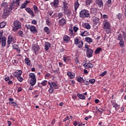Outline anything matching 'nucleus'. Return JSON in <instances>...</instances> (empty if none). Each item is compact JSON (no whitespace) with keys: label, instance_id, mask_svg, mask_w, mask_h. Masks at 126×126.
Returning a JSON list of instances; mask_svg holds the SVG:
<instances>
[{"label":"nucleus","instance_id":"2f4dec72","mask_svg":"<svg viewBox=\"0 0 126 126\" xmlns=\"http://www.w3.org/2000/svg\"><path fill=\"white\" fill-rule=\"evenodd\" d=\"M85 41L87 43H92L93 42V39L89 37H87L85 38Z\"/></svg>","mask_w":126,"mask_h":126},{"label":"nucleus","instance_id":"f03ea898","mask_svg":"<svg viewBox=\"0 0 126 126\" xmlns=\"http://www.w3.org/2000/svg\"><path fill=\"white\" fill-rule=\"evenodd\" d=\"M103 28L106 31L107 34L109 33H111V24H110V22L109 20L105 19L104 20L103 22Z\"/></svg>","mask_w":126,"mask_h":126},{"label":"nucleus","instance_id":"20e7f679","mask_svg":"<svg viewBox=\"0 0 126 126\" xmlns=\"http://www.w3.org/2000/svg\"><path fill=\"white\" fill-rule=\"evenodd\" d=\"M29 78L30 79V83L31 86H34L36 84V76L33 73H31L29 75Z\"/></svg>","mask_w":126,"mask_h":126},{"label":"nucleus","instance_id":"9d476101","mask_svg":"<svg viewBox=\"0 0 126 126\" xmlns=\"http://www.w3.org/2000/svg\"><path fill=\"white\" fill-rule=\"evenodd\" d=\"M80 36L81 37H86L89 36V32L87 31H84L83 30H81L79 33Z\"/></svg>","mask_w":126,"mask_h":126},{"label":"nucleus","instance_id":"412c9836","mask_svg":"<svg viewBox=\"0 0 126 126\" xmlns=\"http://www.w3.org/2000/svg\"><path fill=\"white\" fill-rule=\"evenodd\" d=\"M30 3V1L26 0V2L22 4V5H21L20 8L21 9L23 8H25L26 7V5H27V4H28V3Z\"/></svg>","mask_w":126,"mask_h":126},{"label":"nucleus","instance_id":"72a5a7b5","mask_svg":"<svg viewBox=\"0 0 126 126\" xmlns=\"http://www.w3.org/2000/svg\"><path fill=\"white\" fill-rule=\"evenodd\" d=\"M102 51V48H97L95 51V54L98 55V54H100V52Z\"/></svg>","mask_w":126,"mask_h":126},{"label":"nucleus","instance_id":"c9c22d12","mask_svg":"<svg viewBox=\"0 0 126 126\" xmlns=\"http://www.w3.org/2000/svg\"><path fill=\"white\" fill-rule=\"evenodd\" d=\"M44 30L47 34H50V29L48 27H45L44 28Z\"/></svg>","mask_w":126,"mask_h":126},{"label":"nucleus","instance_id":"0e129e2a","mask_svg":"<svg viewBox=\"0 0 126 126\" xmlns=\"http://www.w3.org/2000/svg\"><path fill=\"white\" fill-rule=\"evenodd\" d=\"M8 85H11V84H13V82H12V81H10L9 80L8 82Z\"/></svg>","mask_w":126,"mask_h":126},{"label":"nucleus","instance_id":"2eb2a0df","mask_svg":"<svg viewBox=\"0 0 126 126\" xmlns=\"http://www.w3.org/2000/svg\"><path fill=\"white\" fill-rule=\"evenodd\" d=\"M1 47L4 48L6 46V37L3 36L1 40Z\"/></svg>","mask_w":126,"mask_h":126},{"label":"nucleus","instance_id":"3c124183","mask_svg":"<svg viewBox=\"0 0 126 126\" xmlns=\"http://www.w3.org/2000/svg\"><path fill=\"white\" fill-rule=\"evenodd\" d=\"M79 42H80V41H79V39L78 38H75L74 39V42L75 45H77L79 43Z\"/></svg>","mask_w":126,"mask_h":126},{"label":"nucleus","instance_id":"774afa93","mask_svg":"<svg viewBox=\"0 0 126 126\" xmlns=\"http://www.w3.org/2000/svg\"><path fill=\"white\" fill-rule=\"evenodd\" d=\"M22 91V88L19 87L18 88V92H21Z\"/></svg>","mask_w":126,"mask_h":126},{"label":"nucleus","instance_id":"bb28decb","mask_svg":"<svg viewBox=\"0 0 126 126\" xmlns=\"http://www.w3.org/2000/svg\"><path fill=\"white\" fill-rule=\"evenodd\" d=\"M63 14L62 12H60L58 13L56 16L57 20L58 19H61V18H63Z\"/></svg>","mask_w":126,"mask_h":126},{"label":"nucleus","instance_id":"a19ab883","mask_svg":"<svg viewBox=\"0 0 126 126\" xmlns=\"http://www.w3.org/2000/svg\"><path fill=\"white\" fill-rule=\"evenodd\" d=\"M113 108L115 109V111H118L120 109V105H118V104H115L113 105Z\"/></svg>","mask_w":126,"mask_h":126},{"label":"nucleus","instance_id":"c03bdc74","mask_svg":"<svg viewBox=\"0 0 126 126\" xmlns=\"http://www.w3.org/2000/svg\"><path fill=\"white\" fill-rule=\"evenodd\" d=\"M18 80L20 81V82H22L23 81V78L21 77V75L19 76L18 77H17Z\"/></svg>","mask_w":126,"mask_h":126},{"label":"nucleus","instance_id":"49530a36","mask_svg":"<svg viewBox=\"0 0 126 126\" xmlns=\"http://www.w3.org/2000/svg\"><path fill=\"white\" fill-rule=\"evenodd\" d=\"M69 34L71 36H74V34H73V30H72V29H69Z\"/></svg>","mask_w":126,"mask_h":126},{"label":"nucleus","instance_id":"393cba45","mask_svg":"<svg viewBox=\"0 0 126 126\" xmlns=\"http://www.w3.org/2000/svg\"><path fill=\"white\" fill-rule=\"evenodd\" d=\"M67 75L69 77L70 79H73V78L75 76V74L73 73L68 72L67 73Z\"/></svg>","mask_w":126,"mask_h":126},{"label":"nucleus","instance_id":"1a4fd4ad","mask_svg":"<svg viewBox=\"0 0 126 126\" xmlns=\"http://www.w3.org/2000/svg\"><path fill=\"white\" fill-rule=\"evenodd\" d=\"M90 12L92 14L93 17L96 16L98 13V9L95 7L91 8L90 9Z\"/></svg>","mask_w":126,"mask_h":126},{"label":"nucleus","instance_id":"4be33fe9","mask_svg":"<svg viewBox=\"0 0 126 126\" xmlns=\"http://www.w3.org/2000/svg\"><path fill=\"white\" fill-rule=\"evenodd\" d=\"M48 84L50 86V88L48 90V92L50 93V94H53V93H54V87L52 86L51 83L48 82Z\"/></svg>","mask_w":126,"mask_h":126},{"label":"nucleus","instance_id":"5701e85b","mask_svg":"<svg viewBox=\"0 0 126 126\" xmlns=\"http://www.w3.org/2000/svg\"><path fill=\"white\" fill-rule=\"evenodd\" d=\"M63 40L64 43H68V41L70 40V38L67 35H64Z\"/></svg>","mask_w":126,"mask_h":126},{"label":"nucleus","instance_id":"37998d69","mask_svg":"<svg viewBox=\"0 0 126 126\" xmlns=\"http://www.w3.org/2000/svg\"><path fill=\"white\" fill-rule=\"evenodd\" d=\"M91 2H92V0H86V5H90Z\"/></svg>","mask_w":126,"mask_h":126},{"label":"nucleus","instance_id":"680f3d73","mask_svg":"<svg viewBox=\"0 0 126 126\" xmlns=\"http://www.w3.org/2000/svg\"><path fill=\"white\" fill-rule=\"evenodd\" d=\"M123 36H124V40H126V33L125 32H123Z\"/></svg>","mask_w":126,"mask_h":126},{"label":"nucleus","instance_id":"b1692460","mask_svg":"<svg viewBox=\"0 0 126 126\" xmlns=\"http://www.w3.org/2000/svg\"><path fill=\"white\" fill-rule=\"evenodd\" d=\"M83 26L84 27V28H86V29H91V26L89 24V23H84L83 24Z\"/></svg>","mask_w":126,"mask_h":126},{"label":"nucleus","instance_id":"e433bc0d","mask_svg":"<svg viewBox=\"0 0 126 126\" xmlns=\"http://www.w3.org/2000/svg\"><path fill=\"white\" fill-rule=\"evenodd\" d=\"M41 84L42 86H46V85H47V84H48V81L43 80L41 82Z\"/></svg>","mask_w":126,"mask_h":126},{"label":"nucleus","instance_id":"c756f323","mask_svg":"<svg viewBox=\"0 0 126 126\" xmlns=\"http://www.w3.org/2000/svg\"><path fill=\"white\" fill-rule=\"evenodd\" d=\"M79 3H78V0H77L74 3V9L75 10H77V8L79 7Z\"/></svg>","mask_w":126,"mask_h":126},{"label":"nucleus","instance_id":"6e6552de","mask_svg":"<svg viewBox=\"0 0 126 126\" xmlns=\"http://www.w3.org/2000/svg\"><path fill=\"white\" fill-rule=\"evenodd\" d=\"M11 43H13V44H14L15 42H14V38H13V36L10 34L7 38V47L8 48H9V46H10V44H11Z\"/></svg>","mask_w":126,"mask_h":126},{"label":"nucleus","instance_id":"8fccbe9b","mask_svg":"<svg viewBox=\"0 0 126 126\" xmlns=\"http://www.w3.org/2000/svg\"><path fill=\"white\" fill-rule=\"evenodd\" d=\"M89 82L91 84H94L95 83V79H91L89 80Z\"/></svg>","mask_w":126,"mask_h":126},{"label":"nucleus","instance_id":"864d4df0","mask_svg":"<svg viewBox=\"0 0 126 126\" xmlns=\"http://www.w3.org/2000/svg\"><path fill=\"white\" fill-rule=\"evenodd\" d=\"M63 4L64 8H66L68 4L66 1H63Z\"/></svg>","mask_w":126,"mask_h":126},{"label":"nucleus","instance_id":"9b49d317","mask_svg":"<svg viewBox=\"0 0 126 126\" xmlns=\"http://www.w3.org/2000/svg\"><path fill=\"white\" fill-rule=\"evenodd\" d=\"M60 1L59 0H54L52 2L50 3L52 7H55V8H57L59 6V3Z\"/></svg>","mask_w":126,"mask_h":126},{"label":"nucleus","instance_id":"6ab92c4d","mask_svg":"<svg viewBox=\"0 0 126 126\" xmlns=\"http://www.w3.org/2000/svg\"><path fill=\"white\" fill-rule=\"evenodd\" d=\"M45 51H48L51 47V44L49 42H46L44 44Z\"/></svg>","mask_w":126,"mask_h":126},{"label":"nucleus","instance_id":"4d7b16f0","mask_svg":"<svg viewBox=\"0 0 126 126\" xmlns=\"http://www.w3.org/2000/svg\"><path fill=\"white\" fill-rule=\"evenodd\" d=\"M5 81H9L10 80V78H9L8 76H6L4 78Z\"/></svg>","mask_w":126,"mask_h":126},{"label":"nucleus","instance_id":"7c9ffc66","mask_svg":"<svg viewBox=\"0 0 126 126\" xmlns=\"http://www.w3.org/2000/svg\"><path fill=\"white\" fill-rule=\"evenodd\" d=\"M25 63L26 64H27V65L30 66V65L31 64V61H30V60H29L28 58H25Z\"/></svg>","mask_w":126,"mask_h":126},{"label":"nucleus","instance_id":"6e6d98bb","mask_svg":"<svg viewBox=\"0 0 126 126\" xmlns=\"http://www.w3.org/2000/svg\"><path fill=\"white\" fill-rule=\"evenodd\" d=\"M20 37H23V32L20 31L19 32V33H18Z\"/></svg>","mask_w":126,"mask_h":126},{"label":"nucleus","instance_id":"4c0bfd02","mask_svg":"<svg viewBox=\"0 0 126 126\" xmlns=\"http://www.w3.org/2000/svg\"><path fill=\"white\" fill-rule=\"evenodd\" d=\"M6 25V24L4 22H2L0 23V28H4Z\"/></svg>","mask_w":126,"mask_h":126},{"label":"nucleus","instance_id":"7ed1b4c3","mask_svg":"<svg viewBox=\"0 0 126 126\" xmlns=\"http://www.w3.org/2000/svg\"><path fill=\"white\" fill-rule=\"evenodd\" d=\"M8 3H7V2H3L0 5V7L3 10V13L2 16L3 18H6L7 17H8V15H6L4 13L5 9H6V10H8Z\"/></svg>","mask_w":126,"mask_h":126},{"label":"nucleus","instance_id":"69168bd1","mask_svg":"<svg viewBox=\"0 0 126 126\" xmlns=\"http://www.w3.org/2000/svg\"><path fill=\"white\" fill-rule=\"evenodd\" d=\"M51 124H52V125H55V124H56V120L55 119H53L51 121Z\"/></svg>","mask_w":126,"mask_h":126},{"label":"nucleus","instance_id":"e2e57ef3","mask_svg":"<svg viewBox=\"0 0 126 126\" xmlns=\"http://www.w3.org/2000/svg\"><path fill=\"white\" fill-rule=\"evenodd\" d=\"M13 107H16V108H17V107H18V104H16V103H15V102H13Z\"/></svg>","mask_w":126,"mask_h":126},{"label":"nucleus","instance_id":"f257e3e1","mask_svg":"<svg viewBox=\"0 0 126 126\" xmlns=\"http://www.w3.org/2000/svg\"><path fill=\"white\" fill-rule=\"evenodd\" d=\"M20 0H13L12 2L10 3L9 6L8 8V10L5 9L4 11V13L6 15H8L9 16V14L11 13V11L14 8V6H19L20 4Z\"/></svg>","mask_w":126,"mask_h":126},{"label":"nucleus","instance_id":"0eeeda50","mask_svg":"<svg viewBox=\"0 0 126 126\" xmlns=\"http://www.w3.org/2000/svg\"><path fill=\"white\" fill-rule=\"evenodd\" d=\"M26 28L28 30H30L32 33H37L38 32V31H37L36 27L34 26L28 25L27 26H26Z\"/></svg>","mask_w":126,"mask_h":126},{"label":"nucleus","instance_id":"a18cd8bd","mask_svg":"<svg viewBox=\"0 0 126 126\" xmlns=\"http://www.w3.org/2000/svg\"><path fill=\"white\" fill-rule=\"evenodd\" d=\"M79 30V28L76 26H74L73 27V30L75 32V33H77L78 30Z\"/></svg>","mask_w":126,"mask_h":126},{"label":"nucleus","instance_id":"ea45409f","mask_svg":"<svg viewBox=\"0 0 126 126\" xmlns=\"http://www.w3.org/2000/svg\"><path fill=\"white\" fill-rule=\"evenodd\" d=\"M77 45L78 48H82V47H83V42L81 40L79 41V43Z\"/></svg>","mask_w":126,"mask_h":126},{"label":"nucleus","instance_id":"58836bf2","mask_svg":"<svg viewBox=\"0 0 126 126\" xmlns=\"http://www.w3.org/2000/svg\"><path fill=\"white\" fill-rule=\"evenodd\" d=\"M117 39L118 40V41H121L122 40H124V37L121 34H120L118 35Z\"/></svg>","mask_w":126,"mask_h":126},{"label":"nucleus","instance_id":"dca6fc26","mask_svg":"<svg viewBox=\"0 0 126 126\" xmlns=\"http://www.w3.org/2000/svg\"><path fill=\"white\" fill-rule=\"evenodd\" d=\"M63 61L64 62H65V63H70L71 60H70V56H64L63 57Z\"/></svg>","mask_w":126,"mask_h":126},{"label":"nucleus","instance_id":"ddd939ff","mask_svg":"<svg viewBox=\"0 0 126 126\" xmlns=\"http://www.w3.org/2000/svg\"><path fill=\"white\" fill-rule=\"evenodd\" d=\"M95 3L96 5L99 7V8H103V0H95Z\"/></svg>","mask_w":126,"mask_h":126},{"label":"nucleus","instance_id":"de8ad7c7","mask_svg":"<svg viewBox=\"0 0 126 126\" xmlns=\"http://www.w3.org/2000/svg\"><path fill=\"white\" fill-rule=\"evenodd\" d=\"M33 8L34 11L35 12H37V11H38V7H37V6L36 5H34L33 6Z\"/></svg>","mask_w":126,"mask_h":126},{"label":"nucleus","instance_id":"a878e982","mask_svg":"<svg viewBox=\"0 0 126 126\" xmlns=\"http://www.w3.org/2000/svg\"><path fill=\"white\" fill-rule=\"evenodd\" d=\"M76 80L80 83H83L84 82V79H83V78L81 77L77 76L76 77Z\"/></svg>","mask_w":126,"mask_h":126},{"label":"nucleus","instance_id":"5fc2aeb1","mask_svg":"<svg viewBox=\"0 0 126 126\" xmlns=\"http://www.w3.org/2000/svg\"><path fill=\"white\" fill-rule=\"evenodd\" d=\"M54 73L55 74H59L60 73V69L57 68L56 70H54Z\"/></svg>","mask_w":126,"mask_h":126},{"label":"nucleus","instance_id":"39448f33","mask_svg":"<svg viewBox=\"0 0 126 126\" xmlns=\"http://www.w3.org/2000/svg\"><path fill=\"white\" fill-rule=\"evenodd\" d=\"M79 15L81 18H88L90 16V14H89V11L84 9L80 12Z\"/></svg>","mask_w":126,"mask_h":126},{"label":"nucleus","instance_id":"338daca9","mask_svg":"<svg viewBox=\"0 0 126 126\" xmlns=\"http://www.w3.org/2000/svg\"><path fill=\"white\" fill-rule=\"evenodd\" d=\"M59 126H63V122L62 121L59 122Z\"/></svg>","mask_w":126,"mask_h":126},{"label":"nucleus","instance_id":"f8f14e48","mask_svg":"<svg viewBox=\"0 0 126 126\" xmlns=\"http://www.w3.org/2000/svg\"><path fill=\"white\" fill-rule=\"evenodd\" d=\"M86 55L88 58H91L93 56V50L91 49H87Z\"/></svg>","mask_w":126,"mask_h":126},{"label":"nucleus","instance_id":"473e14b6","mask_svg":"<svg viewBox=\"0 0 126 126\" xmlns=\"http://www.w3.org/2000/svg\"><path fill=\"white\" fill-rule=\"evenodd\" d=\"M93 21L94 24H97V23H99V18L97 17H95L94 16L93 18Z\"/></svg>","mask_w":126,"mask_h":126},{"label":"nucleus","instance_id":"c85d7f7f","mask_svg":"<svg viewBox=\"0 0 126 126\" xmlns=\"http://www.w3.org/2000/svg\"><path fill=\"white\" fill-rule=\"evenodd\" d=\"M50 84L51 85V86H52V87H54V89H59V87L57 85V83L54 82H51Z\"/></svg>","mask_w":126,"mask_h":126},{"label":"nucleus","instance_id":"bf43d9fd","mask_svg":"<svg viewBox=\"0 0 126 126\" xmlns=\"http://www.w3.org/2000/svg\"><path fill=\"white\" fill-rule=\"evenodd\" d=\"M2 32H0V43L1 42V40H2V38L3 37H2Z\"/></svg>","mask_w":126,"mask_h":126},{"label":"nucleus","instance_id":"f704fd0d","mask_svg":"<svg viewBox=\"0 0 126 126\" xmlns=\"http://www.w3.org/2000/svg\"><path fill=\"white\" fill-rule=\"evenodd\" d=\"M119 44L120 46L125 47V41H124V39H122V40H120Z\"/></svg>","mask_w":126,"mask_h":126},{"label":"nucleus","instance_id":"052dcab7","mask_svg":"<svg viewBox=\"0 0 126 126\" xmlns=\"http://www.w3.org/2000/svg\"><path fill=\"white\" fill-rule=\"evenodd\" d=\"M46 23L48 26H50V25H52V24L51 23V22H50V21H49L48 20H46Z\"/></svg>","mask_w":126,"mask_h":126},{"label":"nucleus","instance_id":"aec40b11","mask_svg":"<svg viewBox=\"0 0 126 126\" xmlns=\"http://www.w3.org/2000/svg\"><path fill=\"white\" fill-rule=\"evenodd\" d=\"M26 11H27V12L28 13H29L31 15H32V17H34L35 16V15H34V12H33V10H32L31 9V8L28 7V8H26Z\"/></svg>","mask_w":126,"mask_h":126},{"label":"nucleus","instance_id":"423d86ee","mask_svg":"<svg viewBox=\"0 0 126 126\" xmlns=\"http://www.w3.org/2000/svg\"><path fill=\"white\" fill-rule=\"evenodd\" d=\"M13 24L15 27L13 28L14 31H17L18 29H20L21 28V23L17 20L14 21Z\"/></svg>","mask_w":126,"mask_h":126},{"label":"nucleus","instance_id":"79ce46f5","mask_svg":"<svg viewBox=\"0 0 126 126\" xmlns=\"http://www.w3.org/2000/svg\"><path fill=\"white\" fill-rule=\"evenodd\" d=\"M122 17H123V14H122L121 13H119L117 15V18H118L119 19V20H122V19H123Z\"/></svg>","mask_w":126,"mask_h":126},{"label":"nucleus","instance_id":"cd10ccee","mask_svg":"<svg viewBox=\"0 0 126 126\" xmlns=\"http://www.w3.org/2000/svg\"><path fill=\"white\" fill-rule=\"evenodd\" d=\"M77 96H78V97L82 100H85L86 98V97H85V95L82 94H77Z\"/></svg>","mask_w":126,"mask_h":126},{"label":"nucleus","instance_id":"09e8293b","mask_svg":"<svg viewBox=\"0 0 126 126\" xmlns=\"http://www.w3.org/2000/svg\"><path fill=\"white\" fill-rule=\"evenodd\" d=\"M106 74H107V71H104L99 75V76H102L103 77V76H105V75H106Z\"/></svg>","mask_w":126,"mask_h":126},{"label":"nucleus","instance_id":"13d9d810","mask_svg":"<svg viewBox=\"0 0 126 126\" xmlns=\"http://www.w3.org/2000/svg\"><path fill=\"white\" fill-rule=\"evenodd\" d=\"M32 24H33L34 25H36V24H37V21H35V20H33L32 21Z\"/></svg>","mask_w":126,"mask_h":126},{"label":"nucleus","instance_id":"603ef678","mask_svg":"<svg viewBox=\"0 0 126 126\" xmlns=\"http://www.w3.org/2000/svg\"><path fill=\"white\" fill-rule=\"evenodd\" d=\"M12 48L14 50H16L18 48V45L17 44H14L12 45Z\"/></svg>","mask_w":126,"mask_h":126},{"label":"nucleus","instance_id":"f3484780","mask_svg":"<svg viewBox=\"0 0 126 126\" xmlns=\"http://www.w3.org/2000/svg\"><path fill=\"white\" fill-rule=\"evenodd\" d=\"M83 66L86 68H92L93 67V64L92 63H85L84 64Z\"/></svg>","mask_w":126,"mask_h":126},{"label":"nucleus","instance_id":"a211bd4d","mask_svg":"<svg viewBox=\"0 0 126 126\" xmlns=\"http://www.w3.org/2000/svg\"><path fill=\"white\" fill-rule=\"evenodd\" d=\"M59 23L60 26H63L66 23V21L64 18H62L59 20Z\"/></svg>","mask_w":126,"mask_h":126},{"label":"nucleus","instance_id":"4468645a","mask_svg":"<svg viewBox=\"0 0 126 126\" xmlns=\"http://www.w3.org/2000/svg\"><path fill=\"white\" fill-rule=\"evenodd\" d=\"M22 74V71L21 70H17L16 71L13 73V75L15 77H18Z\"/></svg>","mask_w":126,"mask_h":126}]
</instances>
